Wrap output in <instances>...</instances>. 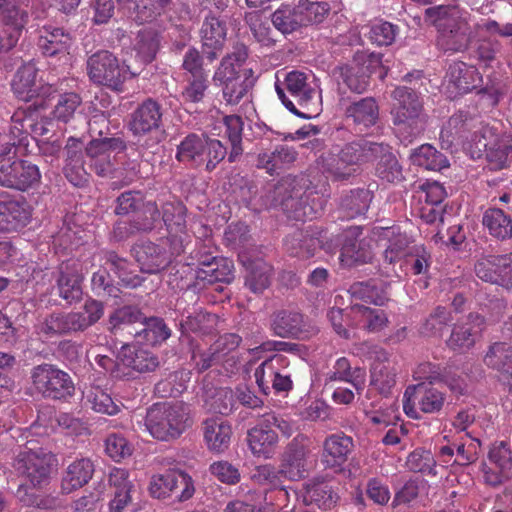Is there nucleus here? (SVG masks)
Instances as JSON below:
<instances>
[{"mask_svg":"<svg viewBox=\"0 0 512 512\" xmlns=\"http://www.w3.org/2000/svg\"><path fill=\"white\" fill-rule=\"evenodd\" d=\"M248 48L236 43L233 50L224 56L213 74L214 84L221 88L225 105L236 107L243 101H249L256 83L254 70L245 66Z\"/></svg>","mask_w":512,"mask_h":512,"instance_id":"f257e3e1","label":"nucleus"},{"mask_svg":"<svg viewBox=\"0 0 512 512\" xmlns=\"http://www.w3.org/2000/svg\"><path fill=\"white\" fill-rule=\"evenodd\" d=\"M384 149V143L361 138L344 144L337 153H323L317 165L327 178L344 181L352 177L361 165L377 158L378 152Z\"/></svg>","mask_w":512,"mask_h":512,"instance_id":"f03ea898","label":"nucleus"},{"mask_svg":"<svg viewBox=\"0 0 512 512\" xmlns=\"http://www.w3.org/2000/svg\"><path fill=\"white\" fill-rule=\"evenodd\" d=\"M192 423L188 406L181 402L156 403L148 409L145 418L146 429L160 441L178 438Z\"/></svg>","mask_w":512,"mask_h":512,"instance_id":"7ed1b4c3","label":"nucleus"},{"mask_svg":"<svg viewBox=\"0 0 512 512\" xmlns=\"http://www.w3.org/2000/svg\"><path fill=\"white\" fill-rule=\"evenodd\" d=\"M104 307L97 300H87L81 311L57 312L48 315L41 325V332L48 337L83 332L103 316Z\"/></svg>","mask_w":512,"mask_h":512,"instance_id":"20e7f679","label":"nucleus"},{"mask_svg":"<svg viewBox=\"0 0 512 512\" xmlns=\"http://www.w3.org/2000/svg\"><path fill=\"white\" fill-rule=\"evenodd\" d=\"M275 90L282 104L293 114L308 118L309 116L298 111L297 106L307 111H315L319 93L311 83L305 73L293 70L285 74L283 84L278 81L275 83Z\"/></svg>","mask_w":512,"mask_h":512,"instance_id":"39448f33","label":"nucleus"},{"mask_svg":"<svg viewBox=\"0 0 512 512\" xmlns=\"http://www.w3.org/2000/svg\"><path fill=\"white\" fill-rule=\"evenodd\" d=\"M391 96L393 123L402 126L410 136L421 134L425 130L427 119L418 94L411 88L399 86L394 89Z\"/></svg>","mask_w":512,"mask_h":512,"instance_id":"423d86ee","label":"nucleus"},{"mask_svg":"<svg viewBox=\"0 0 512 512\" xmlns=\"http://www.w3.org/2000/svg\"><path fill=\"white\" fill-rule=\"evenodd\" d=\"M88 74L90 79L99 85L121 91L124 82L139 75L140 71L132 70L129 65L120 64L111 52L103 50L89 57Z\"/></svg>","mask_w":512,"mask_h":512,"instance_id":"0eeeda50","label":"nucleus"},{"mask_svg":"<svg viewBox=\"0 0 512 512\" xmlns=\"http://www.w3.org/2000/svg\"><path fill=\"white\" fill-rule=\"evenodd\" d=\"M56 463V456L46 449L25 447L17 454L14 468L33 488H43L50 483Z\"/></svg>","mask_w":512,"mask_h":512,"instance_id":"6e6552de","label":"nucleus"},{"mask_svg":"<svg viewBox=\"0 0 512 512\" xmlns=\"http://www.w3.org/2000/svg\"><path fill=\"white\" fill-rule=\"evenodd\" d=\"M32 388L43 398L67 400L75 392L70 375L56 365L43 363L32 368L30 373Z\"/></svg>","mask_w":512,"mask_h":512,"instance_id":"1a4fd4ad","label":"nucleus"},{"mask_svg":"<svg viewBox=\"0 0 512 512\" xmlns=\"http://www.w3.org/2000/svg\"><path fill=\"white\" fill-rule=\"evenodd\" d=\"M99 122L107 126V120L103 116L93 117L89 120L88 127L91 134L102 136V130L98 129ZM125 148L124 141L116 137H100L91 140L86 148V156L90 159V169L101 177L111 175L113 172L111 153L123 151Z\"/></svg>","mask_w":512,"mask_h":512,"instance_id":"9d476101","label":"nucleus"},{"mask_svg":"<svg viewBox=\"0 0 512 512\" xmlns=\"http://www.w3.org/2000/svg\"><path fill=\"white\" fill-rule=\"evenodd\" d=\"M163 115L162 105L153 98H147L131 113L128 128L135 137L151 136L146 142L150 147L163 139Z\"/></svg>","mask_w":512,"mask_h":512,"instance_id":"9b49d317","label":"nucleus"},{"mask_svg":"<svg viewBox=\"0 0 512 512\" xmlns=\"http://www.w3.org/2000/svg\"><path fill=\"white\" fill-rule=\"evenodd\" d=\"M445 402V395L439 389L420 383L416 386H409L403 397V410L405 414L413 419L420 418V412L437 413Z\"/></svg>","mask_w":512,"mask_h":512,"instance_id":"f8f14e48","label":"nucleus"},{"mask_svg":"<svg viewBox=\"0 0 512 512\" xmlns=\"http://www.w3.org/2000/svg\"><path fill=\"white\" fill-rule=\"evenodd\" d=\"M149 491L154 498L162 499L174 495L179 502H185L193 497L195 486L189 474L174 470L154 475Z\"/></svg>","mask_w":512,"mask_h":512,"instance_id":"ddd939ff","label":"nucleus"},{"mask_svg":"<svg viewBox=\"0 0 512 512\" xmlns=\"http://www.w3.org/2000/svg\"><path fill=\"white\" fill-rule=\"evenodd\" d=\"M41 182V172L36 164L27 160L1 159L0 185L19 191H27Z\"/></svg>","mask_w":512,"mask_h":512,"instance_id":"4468645a","label":"nucleus"},{"mask_svg":"<svg viewBox=\"0 0 512 512\" xmlns=\"http://www.w3.org/2000/svg\"><path fill=\"white\" fill-rule=\"evenodd\" d=\"M355 448L354 440L343 431L329 434L323 441L321 464L325 470L341 473Z\"/></svg>","mask_w":512,"mask_h":512,"instance_id":"2eb2a0df","label":"nucleus"},{"mask_svg":"<svg viewBox=\"0 0 512 512\" xmlns=\"http://www.w3.org/2000/svg\"><path fill=\"white\" fill-rule=\"evenodd\" d=\"M361 226H349L337 236V242H341L339 260L342 266L352 267L359 264H366L372 260L370 245L359 239L362 235Z\"/></svg>","mask_w":512,"mask_h":512,"instance_id":"dca6fc26","label":"nucleus"},{"mask_svg":"<svg viewBox=\"0 0 512 512\" xmlns=\"http://www.w3.org/2000/svg\"><path fill=\"white\" fill-rule=\"evenodd\" d=\"M379 64L380 57L378 55H357L351 63L340 67V75L351 91L361 94L367 90L370 76Z\"/></svg>","mask_w":512,"mask_h":512,"instance_id":"f3484780","label":"nucleus"},{"mask_svg":"<svg viewBox=\"0 0 512 512\" xmlns=\"http://www.w3.org/2000/svg\"><path fill=\"white\" fill-rule=\"evenodd\" d=\"M38 69L32 62L20 66L11 83L12 91L19 100L29 102L34 98L49 97L55 89L52 85H40L37 81Z\"/></svg>","mask_w":512,"mask_h":512,"instance_id":"a211bd4d","label":"nucleus"},{"mask_svg":"<svg viewBox=\"0 0 512 512\" xmlns=\"http://www.w3.org/2000/svg\"><path fill=\"white\" fill-rule=\"evenodd\" d=\"M271 329L281 338L307 339L315 333V328L304 316L293 310H280L273 314Z\"/></svg>","mask_w":512,"mask_h":512,"instance_id":"6ab92c4d","label":"nucleus"},{"mask_svg":"<svg viewBox=\"0 0 512 512\" xmlns=\"http://www.w3.org/2000/svg\"><path fill=\"white\" fill-rule=\"evenodd\" d=\"M200 37L204 57L209 62H213L222 52L226 42V22L209 12L203 20Z\"/></svg>","mask_w":512,"mask_h":512,"instance_id":"aec40b11","label":"nucleus"},{"mask_svg":"<svg viewBox=\"0 0 512 512\" xmlns=\"http://www.w3.org/2000/svg\"><path fill=\"white\" fill-rule=\"evenodd\" d=\"M31 219V209L23 199L0 196V232H16Z\"/></svg>","mask_w":512,"mask_h":512,"instance_id":"412c9836","label":"nucleus"},{"mask_svg":"<svg viewBox=\"0 0 512 512\" xmlns=\"http://www.w3.org/2000/svg\"><path fill=\"white\" fill-rule=\"evenodd\" d=\"M344 115L356 131L364 132L378 123L380 107L374 97H364L351 101L345 107Z\"/></svg>","mask_w":512,"mask_h":512,"instance_id":"4be33fe9","label":"nucleus"},{"mask_svg":"<svg viewBox=\"0 0 512 512\" xmlns=\"http://www.w3.org/2000/svg\"><path fill=\"white\" fill-rule=\"evenodd\" d=\"M82 280V264L78 260L62 262L58 266L56 279L60 297L69 303L78 300L82 294Z\"/></svg>","mask_w":512,"mask_h":512,"instance_id":"5701e85b","label":"nucleus"},{"mask_svg":"<svg viewBox=\"0 0 512 512\" xmlns=\"http://www.w3.org/2000/svg\"><path fill=\"white\" fill-rule=\"evenodd\" d=\"M478 117L472 116L467 111H459L453 114L440 132V140L447 146L458 143L467 146L471 134L475 129Z\"/></svg>","mask_w":512,"mask_h":512,"instance_id":"b1692460","label":"nucleus"},{"mask_svg":"<svg viewBox=\"0 0 512 512\" xmlns=\"http://www.w3.org/2000/svg\"><path fill=\"white\" fill-rule=\"evenodd\" d=\"M66 158L63 173L66 179L76 187H82L88 183L89 173L85 168V155L83 144L80 140L70 137L65 146Z\"/></svg>","mask_w":512,"mask_h":512,"instance_id":"393cba45","label":"nucleus"},{"mask_svg":"<svg viewBox=\"0 0 512 512\" xmlns=\"http://www.w3.org/2000/svg\"><path fill=\"white\" fill-rule=\"evenodd\" d=\"M239 260L245 267V286L253 293L260 294L266 290L273 276V268L262 258H252L248 253L239 254Z\"/></svg>","mask_w":512,"mask_h":512,"instance_id":"a878e982","label":"nucleus"},{"mask_svg":"<svg viewBox=\"0 0 512 512\" xmlns=\"http://www.w3.org/2000/svg\"><path fill=\"white\" fill-rule=\"evenodd\" d=\"M36 108L28 106L27 108H18L11 116L9 127V142L2 148L0 156H6L11 152L12 147L29 146L30 126L33 124V115Z\"/></svg>","mask_w":512,"mask_h":512,"instance_id":"bb28decb","label":"nucleus"},{"mask_svg":"<svg viewBox=\"0 0 512 512\" xmlns=\"http://www.w3.org/2000/svg\"><path fill=\"white\" fill-rule=\"evenodd\" d=\"M279 438L261 417L258 423L248 430L247 443L251 453L259 458L270 459L276 452Z\"/></svg>","mask_w":512,"mask_h":512,"instance_id":"cd10ccee","label":"nucleus"},{"mask_svg":"<svg viewBox=\"0 0 512 512\" xmlns=\"http://www.w3.org/2000/svg\"><path fill=\"white\" fill-rule=\"evenodd\" d=\"M135 259L145 273H158L171 263V255L167 250L151 241L136 244L133 248Z\"/></svg>","mask_w":512,"mask_h":512,"instance_id":"c85d7f7f","label":"nucleus"},{"mask_svg":"<svg viewBox=\"0 0 512 512\" xmlns=\"http://www.w3.org/2000/svg\"><path fill=\"white\" fill-rule=\"evenodd\" d=\"M479 80L477 69L464 62L452 63L446 73L447 90L451 97L471 92Z\"/></svg>","mask_w":512,"mask_h":512,"instance_id":"c756f323","label":"nucleus"},{"mask_svg":"<svg viewBox=\"0 0 512 512\" xmlns=\"http://www.w3.org/2000/svg\"><path fill=\"white\" fill-rule=\"evenodd\" d=\"M298 152L286 144L277 145L274 150H265L257 154L256 167L265 170L271 176L279 175L297 159Z\"/></svg>","mask_w":512,"mask_h":512,"instance_id":"7c9ffc66","label":"nucleus"},{"mask_svg":"<svg viewBox=\"0 0 512 512\" xmlns=\"http://www.w3.org/2000/svg\"><path fill=\"white\" fill-rule=\"evenodd\" d=\"M71 44L72 37L63 28L44 25L38 30L37 46L45 56L67 55Z\"/></svg>","mask_w":512,"mask_h":512,"instance_id":"2f4dec72","label":"nucleus"},{"mask_svg":"<svg viewBox=\"0 0 512 512\" xmlns=\"http://www.w3.org/2000/svg\"><path fill=\"white\" fill-rule=\"evenodd\" d=\"M370 374V385L380 394L388 395L396 384V369L385 350L381 349L375 353Z\"/></svg>","mask_w":512,"mask_h":512,"instance_id":"473e14b6","label":"nucleus"},{"mask_svg":"<svg viewBox=\"0 0 512 512\" xmlns=\"http://www.w3.org/2000/svg\"><path fill=\"white\" fill-rule=\"evenodd\" d=\"M119 361L116 370L112 371L114 377L117 378L121 377L119 374L120 365L131 368L138 373L152 372L159 366V359L153 352L128 345L122 346Z\"/></svg>","mask_w":512,"mask_h":512,"instance_id":"72a5a7b5","label":"nucleus"},{"mask_svg":"<svg viewBox=\"0 0 512 512\" xmlns=\"http://www.w3.org/2000/svg\"><path fill=\"white\" fill-rule=\"evenodd\" d=\"M204 442L209 451L222 453L231 443L233 434L231 424L221 417H211L202 423Z\"/></svg>","mask_w":512,"mask_h":512,"instance_id":"f704fd0d","label":"nucleus"},{"mask_svg":"<svg viewBox=\"0 0 512 512\" xmlns=\"http://www.w3.org/2000/svg\"><path fill=\"white\" fill-rule=\"evenodd\" d=\"M28 22L29 13L18 0H0V24L4 32L19 41Z\"/></svg>","mask_w":512,"mask_h":512,"instance_id":"c9c22d12","label":"nucleus"},{"mask_svg":"<svg viewBox=\"0 0 512 512\" xmlns=\"http://www.w3.org/2000/svg\"><path fill=\"white\" fill-rule=\"evenodd\" d=\"M201 266L196 272V278L213 284L216 282L229 283L233 280V262L223 257L204 256L200 259Z\"/></svg>","mask_w":512,"mask_h":512,"instance_id":"e433bc0d","label":"nucleus"},{"mask_svg":"<svg viewBox=\"0 0 512 512\" xmlns=\"http://www.w3.org/2000/svg\"><path fill=\"white\" fill-rule=\"evenodd\" d=\"M425 19L436 28L437 32L455 30L458 26H462V29L469 27L464 14L456 6L427 8L425 10Z\"/></svg>","mask_w":512,"mask_h":512,"instance_id":"4c0bfd02","label":"nucleus"},{"mask_svg":"<svg viewBox=\"0 0 512 512\" xmlns=\"http://www.w3.org/2000/svg\"><path fill=\"white\" fill-rule=\"evenodd\" d=\"M94 474V464L89 458H79L70 463L61 480V492L70 494L85 486Z\"/></svg>","mask_w":512,"mask_h":512,"instance_id":"58836bf2","label":"nucleus"},{"mask_svg":"<svg viewBox=\"0 0 512 512\" xmlns=\"http://www.w3.org/2000/svg\"><path fill=\"white\" fill-rule=\"evenodd\" d=\"M469 320L474 324L467 322L457 324L453 327L451 335L447 341V345L454 351L468 350L474 346L476 338L482 331L484 318L478 314H470Z\"/></svg>","mask_w":512,"mask_h":512,"instance_id":"ea45409f","label":"nucleus"},{"mask_svg":"<svg viewBox=\"0 0 512 512\" xmlns=\"http://www.w3.org/2000/svg\"><path fill=\"white\" fill-rule=\"evenodd\" d=\"M285 250L289 255L298 258H310L314 256L319 247L332 252L331 246L310 234L308 231L297 230L288 235L284 240Z\"/></svg>","mask_w":512,"mask_h":512,"instance_id":"a19ab883","label":"nucleus"},{"mask_svg":"<svg viewBox=\"0 0 512 512\" xmlns=\"http://www.w3.org/2000/svg\"><path fill=\"white\" fill-rule=\"evenodd\" d=\"M484 228L489 235L499 241L512 238V218L499 208H489L482 219Z\"/></svg>","mask_w":512,"mask_h":512,"instance_id":"79ce46f5","label":"nucleus"},{"mask_svg":"<svg viewBox=\"0 0 512 512\" xmlns=\"http://www.w3.org/2000/svg\"><path fill=\"white\" fill-rule=\"evenodd\" d=\"M382 235L388 239V245L384 251L385 262L393 264L402 259L404 261L413 246L410 238L405 233H401L397 227L384 228Z\"/></svg>","mask_w":512,"mask_h":512,"instance_id":"37998d69","label":"nucleus"},{"mask_svg":"<svg viewBox=\"0 0 512 512\" xmlns=\"http://www.w3.org/2000/svg\"><path fill=\"white\" fill-rule=\"evenodd\" d=\"M306 456V448L296 438L288 444L283 456L282 470L290 479L296 480L305 476Z\"/></svg>","mask_w":512,"mask_h":512,"instance_id":"c03bdc74","label":"nucleus"},{"mask_svg":"<svg viewBox=\"0 0 512 512\" xmlns=\"http://www.w3.org/2000/svg\"><path fill=\"white\" fill-rule=\"evenodd\" d=\"M351 314L355 320V328H361L369 332L380 331L387 323L386 313L378 308L354 304L351 306Z\"/></svg>","mask_w":512,"mask_h":512,"instance_id":"a18cd8bd","label":"nucleus"},{"mask_svg":"<svg viewBox=\"0 0 512 512\" xmlns=\"http://www.w3.org/2000/svg\"><path fill=\"white\" fill-rule=\"evenodd\" d=\"M453 447H455L456 458L453 464L467 466L475 463L481 452V442L470 433L453 435Z\"/></svg>","mask_w":512,"mask_h":512,"instance_id":"49530a36","label":"nucleus"},{"mask_svg":"<svg viewBox=\"0 0 512 512\" xmlns=\"http://www.w3.org/2000/svg\"><path fill=\"white\" fill-rule=\"evenodd\" d=\"M365 376L363 368H352L350 361L341 357L336 360L333 370L328 374V380L349 383L360 393L365 387Z\"/></svg>","mask_w":512,"mask_h":512,"instance_id":"de8ad7c7","label":"nucleus"},{"mask_svg":"<svg viewBox=\"0 0 512 512\" xmlns=\"http://www.w3.org/2000/svg\"><path fill=\"white\" fill-rule=\"evenodd\" d=\"M204 138L195 133L187 135L177 146L176 160L192 167L201 166Z\"/></svg>","mask_w":512,"mask_h":512,"instance_id":"09e8293b","label":"nucleus"},{"mask_svg":"<svg viewBox=\"0 0 512 512\" xmlns=\"http://www.w3.org/2000/svg\"><path fill=\"white\" fill-rule=\"evenodd\" d=\"M169 234H185L187 231V208L180 201L166 202L162 205L160 216Z\"/></svg>","mask_w":512,"mask_h":512,"instance_id":"8fccbe9b","label":"nucleus"},{"mask_svg":"<svg viewBox=\"0 0 512 512\" xmlns=\"http://www.w3.org/2000/svg\"><path fill=\"white\" fill-rule=\"evenodd\" d=\"M411 161L426 170L441 171L449 167L448 158L430 144H423L413 151Z\"/></svg>","mask_w":512,"mask_h":512,"instance_id":"3c124183","label":"nucleus"},{"mask_svg":"<svg viewBox=\"0 0 512 512\" xmlns=\"http://www.w3.org/2000/svg\"><path fill=\"white\" fill-rule=\"evenodd\" d=\"M372 195L366 189L351 190L344 195L340 203V211L343 217L353 219L367 212Z\"/></svg>","mask_w":512,"mask_h":512,"instance_id":"603ef678","label":"nucleus"},{"mask_svg":"<svg viewBox=\"0 0 512 512\" xmlns=\"http://www.w3.org/2000/svg\"><path fill=\"white\" fill-rule=\"evenodd\" d=\"M287 365V358L276 354L265 360L258 368H256L254 373L256 383L265 395L270 393L279 368H285Z\"/></svg>","mask_w":512,"mask_h":512,"instance_id":"864d4df0","label":"nucleus"},{"mask_svg":"<svg viewBox=\"0 0 512 512\" xmlns=\"http://www.w3.org/2000/svg\"><path fill=\"white\" fill-rule=\"evenodd\" d=\"M86 405L96 413L116 415L121 410V403L114 401L109 393L99 386H93L85 393Z\"/></svg>","mask_w":512,"mask_h":512,"instance_id":"5fc2aeb1","label":"nucleus"},{"mask_svg":"<svg viewBox=\"0 0 512 512\" xmlns=\"http://www.w3.org/2000/svg\"><path fill=\"white\" fill-rule=\"evenodd\" d=\"M140 330H135L134 337H138L148 344L156 345L166 341L171 336V329L159 317L144 318Z\"/></svg>","mask_w":512,"mask_h":512,"instance_id":"6e6d98bb","label":"nucleus"},{"mask_svg":"<svg viewBox=\"0 0 512 512\" xmlns=\"http://www.w3.org/2000/svg\"><path fill=\"white\" fill-rule=\"evenodd\" d=\"M143 314L141 311L134 306H124L117 310H115L109 316V329L112 333L117 335L119 331L127 330V332L134 336L135 328L133 325L135 323H142Z\"/></svg>","mask_w":512,"mask_h":512,"instance_id":"4d7b16f0","label":"nucleus"},{"mask_svg":"<svg viewBox=\"0 0 512 512\" xmlns=\"http://www.w3.org/2000/svg\"><path fill=\"white\" fill-rule=\"evenodd\" d=\"M475 126L476 127L473 134H471V138L466 147L470 149L473 154H477L478 157L482 152H486L487 157L489 158L493 144L496 142L498 136L497 130L484 124L479 118Z\"/></svg>","mask_w":512,"mask_h":512,"instance_id":"13d9d810","label":"nucleus"},{"mask_svg":"<svg viewBox=\"0 0 512 512\" xmlns=\"http://www.w3.org/2000/svg\"><path fill=\"white\" fill-rule=\"evenodd\" d=\"M159 35L152 29L140 30L136 36L134 50L142 64L151 63L159 50Z\"/></svg>","mask_w":512,"mask_h":512,"instance_id":"bf43d9fd","label":"nucleus"},{"mask_svg":"<svg viewBox=\"0 0 512 512\" xmlns=\"http://www.w3.org/2000/svg\"><path fill=\"white\" fill-rule=\"evenodd\" d=\"M452 320L453 318L448 308L437 306L421 323L419 332L428 337L441 336Z\"/></svg>","mask_w":512,"mask_h":512,"instance_id":"052dcab7","label":"nucleus"},{"mask_svg":"<svg viewBox=\"0 0 512 512\" xmlns=\"http://www.w3.org/2000/svg\"><path fill=\"white\" fill-rule=\"evenodd\" d=\"M274 27L283 34H289L303 26L302 16L299 13L298 4L294 7L281 5L272 14Z\"/></svg>","mask_w":512,"mask_h":512,"instance_id":"680f3d73","label":"nucleus"},{"mask_svg":"<svg viewBox=\"0 0 512 512\" xmlns=\"http://www.w3.org/2000/svg\"><path fill=\"white\" fill-rule=\"evenodd\" d=\"M386 149L378 152L380 157L376 166V174L382 180L390 183L399 182L403 179L402 167L396 156L391 152V147L385 144Z\"/></svg>","mask_w":512,"mask_h":512,"instance_id":"e2e57ef3","label":"nucleus"},{"mask_svg":"<svg viewBox=\"0 0 512 512\" xmlns=\"http://www.w3.org/2000/svg\"><path fill=\"white\" fill-rule=\"evenodd\" d=\"M437 33V46L444 52L456 53L468 46L470 27L462 29V26H458L455 30Z\"/></svg>","mask_w":512,"mask_h":512,"instance_id":"0e129e2a","label":"nucleus"},{"mask_svg":"<svg viewBox=\"0 0 512 512\" xmlns=\"http://www.w3.org/2000/svg\"><path fill=\"white\" fill-rule=\"evenodd\" d=\"M225 135L231 144V151L228 155L229 162H234L242 154V133L243 120L238 115H228L223 118Z\"/></svg>","mask_w":512,"mask_h":512,"instance_id":"69168bd1","label":"nucleus"},{"mask_svg":"<svg viewBox=\"0 0 512 512\" xmlns=\"http://www.w3.org/2000/svg\"><path fill=\"white\" fill-rule=\"evenodd\" d=\"M485 364L504 373L512 369V346L506 342H496L489 347L484 357Z\"/></svg>","mask_w":512,"mask_h":512,"instance_id":"338daca9","label":"nucleus"},{"mask_svg":"<svg viewBox=\"0 0 512 512\" xmlns=\"http://www.w3.org/2000/svg\"><path fill=\"white\" fill-rule=\"evenodd\" d=\"M304 501L328 509L335 502L332 488L327 482L312 480L306 485Z\"/></svg>","mask_w":512,"mask_h":512,"instance_id":"774afa93","label":"nucleus"}]
</instances>
